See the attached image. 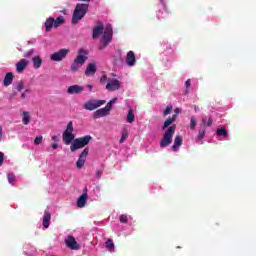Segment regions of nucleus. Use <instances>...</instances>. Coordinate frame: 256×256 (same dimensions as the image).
<instances>
[{
	"label": "nucleus",
	"mask_w": 256,
	"mask_h": 256,
	"mask_svg": "<svg viewBox=\"0 0 256 256\" xmlns=\"http://www.w3.org/2000/svg\"><path fill=\"white\" fill-rule=\"evenodd\" d=\"M117 101V98H113L112 100H110L109 102L113 105V103H115Z\"/></svg>",
	"instance_id": "49"
},
{
	"label": "nucleus",
	"mask_w": 256,
	"mask_h": 256,
	"mask_svg": "<svg viewBox=\"0 0 256 256\" xmlns=\"http://www.w3.org/2000/svg\"><path fill=\"white\" fill-rule=\"evenodd\" d=\"M95 73H97V66L94 63H89L85 70V75L89 77V75H95Z\"/></svg>",
	"instance_id": "17"
},
{
	"label": "nucleus",
	"mask_w": 256,
	"mask_h": 256,
	"mask_svg": "<svg viewBox=\"0 0 256 256\" xmlns=\"http://www.w3.org/2000/svg\"><path fill=\"white\" fill-rule=\"evenodd\" d=\"M69 49H61L50 56L51 61H61L67 57Z\"/></svg>",
	"instance_id": "9"
},
{
	"label": "nucleus",
	"mask_w": 256,
	"mask_h": 256,
	"mask_svg": "<svg viewBox=\"0 0 256 256\" xmlns=\"http://www.w3.org/2000/svg\"><path fill=\"white\" fill-rule=\"evenodd\" d=\"M213 125V118H209L208 122L206 123V127H211Z\"/></svg>",
	"instance_id": "41"
},
{
	"label": "nucleus",
	"mask_w": 256,
	"mask_h": 256,
	"mask_svg": "<svg viewBox=\"0 0 256 256\" xmlns=\"http://www.w3.org/2000/svg\"><path fill=\"white\" fill-rule=\"evenodd\" d=\"M126 121L127 123H133L135 121V112L133 111V109H130L128 111Z\"/></svg>",
	"instance_id": "25"
},
{
	"label": "nucleus",
	"mask_w": 256,
	"mask_h": 256,
	"mask_svg": "<svg viewBox=\"0 0 256 256\" xmlns=\"http://www.w3.org/2000/svg\"><path fill=\"white\" fill-rule=\"evenodd\" d=\"M136 61L137 59H135V52L130 50L126 55V64L128 67H134Z\"/></svg>",
	"instance_id": "12"
},
{
	"label": "nucleus",
	"mask_w": 256,
	"mask_h": 256,
	"mask_svg": "<svg viewBox=\"0 0 256 256\" xmlns=\"http://www.w3.org/2000/svg\"><path fill=\"white\" fill-rule=\"evenodd\" d=\"M195 127H197V121L195 120V117H191V119H190V129H192V131H195Z\"/></svg>",
	"instance_id": "29"
},
{
	"label": "nucleus",
	"mask_w": 256,
	"mask_h": 256,
	"mask_svg": "<svg viewBox=\"0 0 256 256\" xmlns=\"http://www.w3.org/2000/svg\"><path fill=\"white\" fill-rule=\"evenodd\" d=\"M106 249H108V251H115V243H113V239L109 238L106 241Z\"/></svg>",
	"instance_id": "27"
},
{
	"label": "nucleus",
	"mask_w": 256,
	"mask_h": 256,
	"mask_svg": "<svg viewBox=\"0 0 256 256\" xmlns=\"http://www.w3.org/2000/svg\"><path fill=\"white\" fill-rule=\"evenodd\" d=\"M102 175H103V169L96 170V174H95L96 179H101Z\"/></svg>",
	"instance_id": "37"
},
{
	"label": "nucleus",
	"mask_w": 256,
	"mask_h": 256,
	"mask_svg": "<svg viewBox=\"0 0 256 256\" xmlns=\"http://www.w3.org/2000/svg\"><path fill=\"white\" fill-rule=\"evenodd\" d=\"M51 139H52L55 143H57V141H59V138H58L56 135L52 136Z\"/></svg>",
	"instance_id": "45"
},
{
	"label": "nucleus",
	"mask_w": 256,
	"mask_h": 256,
	"mask_svg": "<svg viewBox=\"0 0 256 256\" xmlns=\"http://www.w3.org/2000/svg\"><path fill=\"white\" fill-rule=\"evenodd\" d=\"M88 155H89V148H85L79 155V158L76 162L77 169H83V167L85 166V162L87 161Z\"/></svg>",
	"instance_id": "8"
},
{
	"label": "nucleus",
	"mask_w": 256,
	"mask_h": 256,
	"mask_svg": "<svg viewBox=\"0 0 256 256\" xmlns=\"http://www.w3.org/2000/svg\"><path fill=\"white\" fill-rule=\"evenodd\" d=\"M51 147H52V149L55 150V149H58L59 145L57 143H54L51 145Z\"/></svg>",
	"instance_id": "46"
},
{
	"label": "nucleus",
	"mask_w": 256,
	"mask_h": 256,
	"mask_svg": "<svg viewBox=\"0 0 256 256\" xmlns=\"http://www.w3.org/2000/svg\"><path fill=\"white\" fill-rule=\"evenodd\" d=\"M197 137H198L199 141L203 140V137H205V130H200L198 132V136Z\"/></svg>",
	"instance_id": "38"
},
{
	"label": "nucleus",
	"mask_w": 256,
	"mask_h": 256,
	"mask_svg": "<svg viewBox=\"0 0 256 256\" xmlns=\"http://www.w3.org/2000/svg\"><path fill=\"white\" fill-rule=\"evenodd\" d=\"M183 145V138L179 135H177L174 139V144L172 146V151L177 152L179 151V147Z\"/></svg>",
	"instance_id": "16"
},
{
	"label": "nucleus",
	"mask_w": 256,
	"mask_h": 256,
	"mask_svg": "<svg viewBox=\"0 0 256 256\" xmlns=\"http://www.w3.org/2000/svg\"><path fill=\"white\" fill-rule=\"evenodd\" d=\"M105 103V100H88L84 103V109H86V111H95V109H98L101 105H105Z\"/></svg>",
	"instance_id": "6"
},
{
	"label": "nucleus",
	"mask_w": 256,
	"mask_h": 256,
	"mask_svg": "<svg viewBox=\"0 0 256 256\" xmlns=\"http://www.w3.org/2000/svg\"><path fill=\"white\" fill-rule=\"evenodd\" d=\"M104 27L102 24L95 26L92 31V39H98L100 35H103Z\"/></svg>",
	"instance_id": "13"
},
{
	"label": "nucleus",
	"mask_w": 256,
	"mask_h": 256,
	"mask_svg": "<svg viewBox=\"0 0 256 256\" xmlns=\"http://www.w3.org/2000/svg\"><path fill=\"white\" fill-rule=\"evenodd\" d=\"M29 62L26 59H21L18 63H16V71L18 73H23L25 69L27 68V65Z\"/></svg>",
	"instance_id": "14"
},
{
	"label": "nucleus",
	"mask_w": 256,
	"mask_h": 256,
	"mask_svg": "<svg viewBox=\"0 0 256 256\" xmlns=\"http://www.w3.org/2000/svg\"><path fill=\"white\" fill-rule=\"evenodd\" d=\"M104 81H107V76L106 75H103L101 78H100V82L103 83Z\"/></svg>",
	"instance_id": "43"
},
{
	"label": "nucleus",
	"mask_w": 256,
	"mask_h": 256,
	"mask_svg": "<svg viewBox=\"0 0 256 256\" xmlns=\"http://www.w3.org/2000/svg\"><path fill=\"white\" fill-rule=\"evenodd\" d=\"M185 87H186V90H185V94H189V87H191V79H188L186 82H185Z\"/></svg>",
	"instance_id": "33"
},
{
	"label": "nucleus",
	"mask_w": 256,
	"mask_h": 256,
	"mask_svg": "<svg viewBox=\"0 0 256 256\" xmlns=\"http://www.w3.org/2000/svg\"><path fill=\"white\" fill-rule=\"evenodd\" d=\"M84 90H85V88L83 86L75 84V85L68 87L67 93H68V95H79V94L83 93Z\"/></svg>",
	"instance_id": "10"
},
{
	"label": "nucleus",
	"mask_w": 256,
	"mask_h": 256,
	"mask_svg": "<svg viewBox=\"0 0 256 256\" xmlns=\"http://www.w3.org/2000/svg\"><path fill=\"white\" fill-rule=\"evenodd\" d=\"M8 183L15 182V174H7Z\"/></svg>",
	"instance_id": "35"
},
{
	"label": "nucleus",
	"mask_w": 256,
	"mask_h": 256,
	"mask_svg": "<svg viewBox=\"0 0 256 256\" xmlns=\"http://www.w3.org/2000/svg\"><path fill=\"white\" fill-rule=\"evenodd\" d=\"M86 87H87V89H89L90 91L93 89V85H91V84H88Z\"/></svg>",
	"instance_id": "48"
},
{
	"label": "nucleus",
	"mask_w": 256,
	"mask_h": 256,
	"mask_svg": "<svg viewBox=\"0 0 256 256\" xmlns=\"http://www.w3.org/2000/svg\"><path fill=\"white\" fill-rule=\"evenodd\" d=\"M5 161V154L3 152H0V167L3 165V162Z\"/></svg>",
	"instance_id": "39"
},
{
	"label": "nucleus",
	"mask_w": 256,
	"mask_h": 256,
	"mask_svg": "<svg viewBox=\"0 0 256 256\" xmlns=\"http://www.w3.org/2000/svg\"><path fill=\"white\" fill-rule=\"evenodd\" d=\"M31 121V116L29 115V112H23V118L22 123L23 125H29V122Z\"/></svg>",
	"instance_id": "26"
},
{
	"label": "nucleus",
	"mask_w": 256,
	"mask_h": 256,
	"mask_svg": "<svg viewBox=\"0 0 256 256\" xmlns=\"http://www.w3.org/2000/svg\"><path fill=\"white\" fill-rule=\"evenodd\" d=\"M173 111V106L169 105L166 107V109L163 112L164 117H167V115H170V113Z\"/></svg>",
	"instance_id": "30"
},
{
	"label": "nucleus",
	"mask_w": 256,
	"mask_h": 256,
	"mask_svg": "<svg viewBox=\"0 0 256 256\" xmlns=\"http://www.w3.org/2000/svg\"><path fill=\"white\" fill-rule=\"evenodd\" d=\"M177 121V114L172 115V117H169L165 122L162 127V131L164 132L163 138L160 141V147L162 149H165V147H169L173 143V136L175 135V129H177L176 125L170 126L172 123H175Z\"/></svg>",
	"instance_id": "2"
},
{
	"label": "nucleus",
	"mask_w": 256,
	"mask_h": 256,
	"mask_svg": "<svg viewBox=\"0 0 256 256\" xmlns=\"http://www.w3.org/2000/svg\"><path fill=\"white\" fill-rule=\"evenodd\" d=\"M106 115H109V112L106 110V108H101L94 112L93 117L94 119H99L101 117H106Z\"/></svg>",
	"instance_id": "18"
},
{
	"label": "nucleus",
	"mask_w": 256,
	"mask_h": 256,
	"mask_svg": "<svg viewBox=\"0 0 256 256\" xmlns=\"http://www.w3.org/2000/svg\"><path fill=\"white\" fill-rule=\"evenodd\" d=\"M111 41H113V27H111V24H108L105 27L102 38L100 39L99 50L103 51V49H105V47H107Z\"/></svg>",
	"instance_id": "5"
},
{
	"label": "nucleus",
	"mask_w": 256,
	"mask_h": 256,
	"mask_svg": "<svg viewBox=\"0 0 256 256\" xmlns=\"http://www.w3.org/2000/svg\"><path fill=\"white\" fill-rule=\"evenodd\" d=\"M24 93H29V90H25V92Z\"/></svg>",
	"instance_id": "53"
},
{
	"label": "nucleus",
	"mask_w": 256,
	"mask_h": 256,
	"mask_svg": "<svg viewBox=\"0 0 256 256\" xmlns=\"http://www.w3.org/2000/svg\"><path fill=\"white\" fill-rule=\"evenodd\" d=\"M42 225L45 229H49V225H51V213L46 212L44 214Z\"/></svg>",
	"instance_id": "20"
},
{
	"label": "nucleus",
	"mask_w": 256,
	"mask_h": 256,
	"mask_svg": "<svg viewBox=\"0 0 256 256\" xmlns=\"http://www.w3.org/2000/svg\"><path fill=\"white\" fill-rule=\"evenodd\" d=\"M65 23V18L63 16H60L56 19H54V28L57 29V27H61Z\"/></svg>",
	"instance_id": "24"
},
{
	"label": "nucleus",
	"mask_w": 256,
	"mask_h": 256,
	"mask_svg": "<svg viewBox=\"0 0 256 256\" xmlns=\"http://www.w3.org/2000/svg\"><path fill=\"white\" fill-rule=\"evenodd\" d=\"M0 135H3V127L0 126Z\"/></svg>",
	"instance_id": "51"
},
{
	"label": "nucleus",
	"mask_w": 256,
	"mask_h": 256,
	"mask_svg": "<svg viewBox=\"0 0 256 256\" xmlns=\"http://www.w3.org/2000/svg\"><path fill=\"white\" fill-rule=\"evenodd\" d=\"M79 1H82L83 3H86L89 5V3H91V0H79Z\"/></svg>",
	"instance_id": "47"
},
{
	"label": "nucleus",
	"mask_w": 256,
	"mask_h": 256,
	"mask_svg": "<svg viewBox=\"0 0 256 256\" xmlns=\"http://www.w3.org/2000/svg\"><path fill=\"white\" fill-rule=\"evenodd\" d=\"M216 135H218V137H229V132H227V129L225 127L222 128H218L216 130Z\"/></svg>",
	"instance_id": "22"
},
{
	"label": "nucleus",
	"mask_w": 256,
	"mask_h": 256,
	"mask_svg": "<svg viewBox=\"0 0 256 256\" xmlns=\"http://www.w3.org/2000/svg\"><path fill=\"white\" fill-rule=\"evenodd\" d=\"M41 143H43V136H37L34 139V145H41Z\"/></svg>",
	"instance_id": "31"
},
{
	"label": "nucleus",
	"mask_w": 256,
	"mask_h": 256,
	"mask_svg": "<svg viewBox=\"0 0 256 256\" xmlns=\"http://www.w3.org/2000/svg\"><path fill=\"white\" fill-rule=\"evenodd\" d=\"M25 97H27V95H25V92H23V93L21 94V99H25Z\"/></svg>",
	"instance_id": "50"
},
{
	"label": "nucleus",
	"mask_w": 256,
	"mask_h": 256,
	"mask_svg": "<svg viewBox=\"0 0 256 256\" xmlns=\"http://www.w3.org/2000/svg\"><path fill=\"white\" fill-rule=\"evenodd\" d=\"M127 221H129V218L127 217V215L122 214L120 216V223H127Z\"/></svg>",
	"instance_id": "36"
},
{
	"label": "nucleus",
	"mask_w": 256,
	"mask_h": 256,
	"mask_svg": "<svg viewBox=\"0 0 256 256\" xmlns=\"http://www.w3.org/2000/svg\"><path fill=\"white\" fill-rule=\"evenodd\" d=\"M16 89L19 92H21V91H23V89H25V84L23 83V81L18 82Z\"/></svg>",
	"instance_id": "32"
},
{
	"label": "nucleus",
	"mask_w": 256,
	"mask_h": 256,
	"mask_svg": "<svg viewBox=\"0 0 256 256\" xmlns=\"http://www.w3.org/2000/svg\"><path fill=\"white\" fill-rule=\"evenodd\" d=\"M112 107H113V104H111V102H108L104 108H106L107 112L109 113V111H111Z\"/></svg>",
	"instance_id": "40"
},
{
	"label": "nucleus",
	"mask_w": 256,
	"mask_h": 256,
	"mask_svg": "<svg viewBox=\"0 0 256 256\" xmlns=\"http://www.w3.org/2000/svg\"><path fill=\"white\" fill-rule=\"evenodd\" d=\"M15 95H16V94L11 95V96H10V99H13V97H15Z\"/></svg>",
	"instance_id": "52"
},
{
	"label": "nucleus",
	"mask_w": 256,
	"mask_h": 256,
	"mask_svg": "<svg viewBox=\"0 0 256 256\" xmlns=\"http://www.w3.org/2000/svg\"><path fill=\"white\" fill-rule=\"evenodd\" d=\"M85 55H87V51L80 49L79 54L71 64L70 71H72V73L79 71L80 67L85 65V61H87V56Z\"/></svg>",
	"instance_id": "4"
},
{
	"label": "nucleus",
	"mask_w": 256,
	"mask_h": 256,
	"mask_svg": "<svg viewBox=\"0 0 256 256\" xmlns=\"http://www.w3.org/2000/svg\"><path fill=\"white\" fill-rule=\"evenodd\" d=\"M129 137V133L127 132V129H124L122 131V136L120 138V143H125V140Z\"/></svg>",
	"instance_id": "28"
},
{
	"label": "nucleus",
	"mask_w": 256,
	"mask_h": 256,
	"mask_svg": "<svg viewBox=\"0 0 256 256\" xmlns=\"http://www.w3.org/2000/svg\"><path fill=\"white\" fill-rule=\"evenodd\" d=\"M73 122H69L66 130L62 134V139L65 145H70V151L75 153V151L79 149H83V147H87L88 143H91V135H86L80 138L75 139V134H73Z\"/></svg>",
	"instance_id": "1"
},
{
	"label": "nucleus",
	"mask_w": 256,
	"mask_h": 256,
	"mask_svg": "<svg viewBox=\"0 0 256 256\" xmlns=\"http://www.w3.org/2000/svg\"><path fill=\"white\" fill-rule=\"evenodd\" d=\"M121 87V82L119 80L114 79L106 85L107 91H118Z\"/></svg>",
	"instance_id": "11"
},
{
	"label": "nucleus",
	"mask_w": 256,
	"mask_h": 256,
	"mask_svg": "<svg viewBox=\"0 0 256 256\" xmlns=\"http://www.w3.org/2000/svg\"><path fill=\"white\" fill-rule=\"evenodd\" d=\"M13 73L8 72L4 77V87H9L13 83Z\"/></svg>",
	"instance_id": "21"
},
{
	"label": "nucleus",
	"mask_w": 256,
	"mask_h": 256,
	"mask_svg": "<svg viewBox=\"0 0 256 256\" xmlns=\"http://www.w3.org/2000/svg\"><path fill=\"white\" fill-rule=\"evenodd\" d=\"M202 125H204V127H207V116H204L202 118Z\"/></svg>",
	"instance_id": "42"
},
{
	"label": "nucleus",
	"mask_w": 256,
	"mask_h": 256,
	"mask_svg": "<svg viewBox=\"0 0 256 256\" xmlns=\"http://www.w3.org/2000/svg\"><path fill=\"white\" fill-rule=\"evenodd\" d=\"M33 53H35V50L34 49H30L28 50L25 54H24V57L26 59H29V57H31L33 55Z\"/></svg>",
	"instance_id": "34"
},
{
	"label": "nucleus",
	"mask_w": 256,
	"mask_h": 256,
	"mask_svg": "<svg viewBox=\"0 0 256 256\" xmlns=\"http://www.w3.org/2000/svg\"><path fill=\"white\" fill-rule=\"evenodd\" d=\"M89 11V4H76V7L74 9L73 15H72V25H77L87 15V12Z\"/></svg>",
	"instance_id": "3"
},
{
	"label": "nucleus",
	"mask_w": 256,
	"mask_h": 256,
	"mask_svg": "<svg viewBox=\"0 0 256 256\" xmlns=\"http://www.w3.org/2000/svg\"><path fill=\"white\" fill-rule=\"evenodd\" d=\"M53 27H55V18H53V17L47 18L45 21V29H46L47 33H49V31H51V29H53Z\"/></svg>",
	"instance_id": "19"
},
{
	"label": "nucleus",
	"mask_w": 256,
	"mask_h": 256,
	"mask_svg": "<svg viewBox=\"0 0 256 256\" xmlns=\"http://www.w3.org/2000/svg\"><path fill=\"white\" fill-rule=\"evenodd\" d=\"M89 198V196L87 195V193H83L79 198H78V201H77V206L80 208V209H83V207H85V205H87V199Z\"/></svg>",
	"instance_id": "15"
},
{
	"label": "nucleus",
	"mask_w": 256,
	"mask_h": 256,
	"mask_svg": "<svg viewBox=\"0 0 256 256\" xmlns=\"http://www.w3.org/2000/svg\"><path fill=\"white\" fill-rule=\"evenodd\" d=\"M65 243L66 247L72 249V251H79V249H81V245L77 243V240H75V237H73L72 235L67 236V238L65 239Z\"/></svg>",
	"instance_id": "7"
},
{
	"label": "nucleus",
	"mask_w": 256,
	"mask_h": 256,
	"mask_svg": "<svg viewBox=\"0 0 256 256\" xmlns=\"http://www.w3.org/2000/svg\"><path fill=\"white\" fill-rule=\"evenodd\" d=\"M33 63H34V69H39V67H41L43 60L41 59V56H35L32 59Z\"/></svg>",
	"instance_id": "23"
},
{
	"label": "nucleus",
	"mask_w": 256,
	"mask_h": 256,
	"mask_svg": "<svg viewBox=\"0 0 256 256\" xmlns=\"http://www.w3.org/2000/svg\"><path fill=\"white\" fill-rule=\"evenodd\" d=\"M174 115H176V118L177 117H179V113H180V110H179V108H176L175 110H174Z\"/></svg>",
	"instance_id": "44"
}]
</instances>
